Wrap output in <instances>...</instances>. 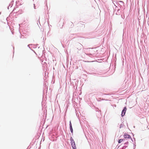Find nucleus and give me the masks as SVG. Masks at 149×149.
<instances>
[{"mask_svg":"<svg viewBox=\"0 0 149 149\" xmlns=\"http://www.w3.org/2000/svg\"><path fill=\"white\" fill-rule=\"evenodd\" d=\"M127 110V108L126 107H125L122 110L121 114V116H124L125 114L126 111Z\"/></svg>","mask_w":149,"mask_h":149,"instance_id":"obj_1","label":"nucleus"},{"mask_svg":"<svg viewBox=\"0 0 149 149\" xmlns=\"http://www.w3.org/2000/svg\"><path fill=\"white\" fill-rule=\"evenodd\" d=\"M123 136L124 138L125 139H131V137L130 135L127 134H124Z\"/></svg>","mask_w":149,"mask_h":149,"instance_id":"obj_2","label":"nucleus"},{"mask_svg":"<svg viewBox=\"0 0 149 149\" xmlns=\"http://www.w3.org/2000/svg\"><path fill=\"white\" fill-rule=\"evenodd\" d=\"M71 145L73 149H76V147L74 142L71 143Z\"/></svg>","mask_w":149,"mask_h":149,"instance_id":"obj_3","label":"nucleus"},{"mask_svg":"<svg viewBox=\"0 0 149 149\" xmlns=\"http://www.w3.org/2000/svg\"><path fill=\"white\" fill-rule=\"evenodd\" d=\"M70 129L71 133H72L73 132V129L72 127V124L71 121L70 122Z\"/></svg>","mask_w":149,"mask_h":149,"instance_id":"obj_4","label":"nucleus"},{"mask_svg":"<svg viewBox=\"0 0 149 149\" xmlns=\"http://www.w3.org/2000/svg\"><path fill=\"white\" fill-rule=\"evenodd\" d=\"M70 141H71V143H72L73 142H74V141L73 139V138H72V137H71L70 138Z\"/></svg>","mask_w":149,"mask_h":149,"instance_id":"obj_5","label":"nucleus"},{"mask_svg":"<svg viewBox=\"0 0 149 149\" xmlns=\"http://www.w3.org/2000/svg\"><path fill=\"white\" fill-rule=\"evenodd\" d=\"M123 140V139H120L119 140L118 142L119 143H120Z\"/></svg>","mask_w":149,"mask_h":149,"instance_id":"obj_6","label":"nucleus"}]
</instances>
